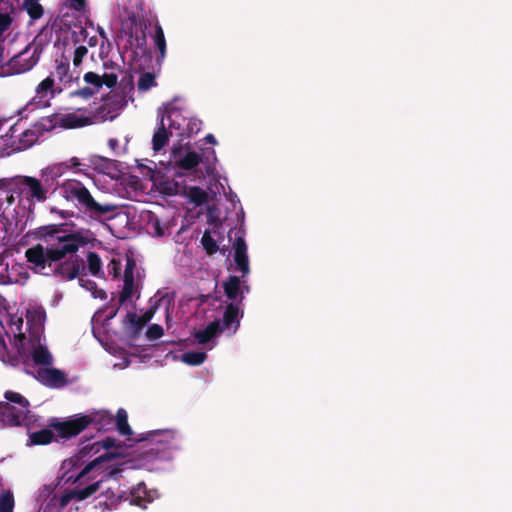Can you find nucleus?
Listing matches in <instances>:
<instances>
[{"label": "nucleus", "instance_id": "nucleus-1", "mask_svg": "<svg viewBox=\"0 0 512 512\" xmlns=\"http://www.w3.org/2000/svg\"><path fill=\"white\" fill-rule=\"evenodd\" d=\"M73 225L68 223L48 224L30 231L29 235L40 241H56L47 247L41 244L28 248L25 257L28 263L33 265L36 272L49 274L47 266L60 261L68 254L77 253L81 246L87 244V239L80 231L72 230Z\"/></svg>", "mask_w": 512, "mask_h": 512}, {"label": "nucleus", "instance_id": "nucleus-2", "mask_svg": "<svg viewBox=\"0 0 512 512\" xmlns=\"http://www.w3.org/2000/svg\"><path fill=\"white\" fill-rule=\"evenodd\" d=\"M60 194L68 202L93 220H102L114 213L117 206L110 202L97 201L88 188L79 180L66 179L60 184Z\"/></svg>", "mask_w": 512, "mask_h": 512}, {"label": "nucleus", "instance_id": "nucleus-3", "mask_svg": "<svg viewBox=\"0 0 512 512\" xmlns=\"http://www.w3.org/2000/svg\"><path fill=\"white\" fill-rule=\"evenodd\" d=\"M100 498L99 505H103L109 510L116 508L121 502H128L130 505L145 509L147 504L154 500L152 492L147 490L144 482L138 483L131 489L121 490L117 493L108 488L100 495Z\"/></svg>", "mask_w": 512, "mask_h": 512}, {"label": "nucleus", "instance_id": "nucleus-4", "mask_svg": "<svg viewBox=\"0 0 512 512\" xmlns=\"http://www.w3.org/2000/svg\"><path fill=\"white\" fill-rule=\"evenodd\" d=\"M42 48L39 45H27L24 50L11 57L6 63L1 64V74L4 77L14 76L30 71L40 59Z\"/></svg>", "mask_w": 512, "mask_h": 512}, {"label": "nucleus", "instance_id": "nucleus-5", "mask_svg": "<svg viewBox=\"0 0 512 512\" xmlns=\"http://www.w3.org/2000/svg\"><path fill=\"white\" fill-rule=\"evenodd\" d=\"M139 441H145L143 455L146 459H164L175 447L174 433L170 430L149 431Z\"/></svg>", "mask_w": 512, "mask_h": 512}, {"label": "nucleus", "instance_id": "nucleus-6", "mask_svg": "<svg viewBox=\"0 0 512 512\" xmlns=\"http://www.w3.org/2000/svg\"><path fill=\"white\" fill-rule=\"evenodd\" d=\"M84 261L76 253L68 254L66 258L53 262L51 266H47L46 269L53 272L54 275L60 277L63 280H73L78 277L81 268H83Z\"/></svg>", "mask_w": 512, "mask_h": 512}, {"label": "nucleus", "instance_id": "nucleus-7", "mask_svg": "<svg viewBox=\"0 0 512 512\" xmlns=\"http://www.w3.org/2000/svg\"><path fill=\"white\" fill-rule=\"evenodd\" d=\"M56 430L59 437L69 439L77 436L88 427V419L85 415H79L66 421H55L50 424Z\"/></svg>", "mask_w": 512, "mask_h": 512}, {"label": "nucleus", "instance_id": "nucleus-8", "mask_svg": "<svg viewBox=\"0 0 512 512\" xmlns=\"http://www.w3.org/2000/svg\"><path fill=\"white\" fill-rule=\"evenodd\" d=\"M29 408L15 407L9 402L0 401V423L20 426L26 420Z\"/></svg>", "mask_w": 512, "mask_h": 512}, {"label": "nucleus", "instance_id": "nucleus-9", "mask_svg": "<svg viewBox=\"0 0 512 512\" xmlns=\"http://www.w3.org/2000/svg\"><path fill=\"white\" fill-rule=\"evenodd\" d=\"M126 104L127 101L124 95L113 94L104 100L103 104L98 108V114L105 120H113Z\"/></svg>", "mask_w": 512, "mask_h": 512}, {"label": "nucleus", "instance_id": "nucleus-10", "mask_svg": "<svg viewBox=\"0 0 512 512\" xmlns=\"http://www.w3.org/2000/svg\"><path fill=\"white\" fill-rule=\"evenodd\" d=\"M38 378L46 385L59 388L68 384L66 374L57 368H40Z\"/></svg>", "mask_w": 512, "mask_h": 512}, {"label": "nucleus", "instance_id": "nucleus-11", "mask_svg": "<svg viewBox=\"0 0 512 512\" xmlns=\"http://www.w3.org/2000/svg\"><path fill=\"white\" fill-rule=\"evenodd\" d=\"M233 248L235 264L237 268L242 272V275L245 276L250 271L245 239L242 236H237L233 243Z\"/></svg>", "mask_w": 512, "mask_h": 512}, {"label": "nucleus", "instance_id": "nucleus-12", "mask_svg": "<svg viewBox=\"0 0 512 512\" xmlns=\"http://www.w3.org/2000/svg\"><path fill=\"white\" fill-rule=\"evenodd\" d=\"M21 184L27 189L28 198L37 202L46 201L48 192L39 179L32 176H24Z\"/></svg>", "mask_w": 512, "mask_h": 512}, {"label": "nucleus", "instance_id": "nucleus-13", "mask_svg": "<svg viewBox=\"0 0 512 512\" xmlns=\"http://www.w3.org/2000/svg\"><path fill=\"white\" fill-rule=\"evenodd\" d=\"M243 317V312L240 311L237 304L229 303L224 310L223 320L221 329L222 332L224 330H233V334H235L240 326V319Z\"/></svg>", "mask_w": 512, "mask_h": 512}, {"label": "nucleus", "instance_id": "nucleus-14", "mask_svg": "<svg viewBox=\"0 0 512 512\" xmlns=\"http://www.w3.org/2000/svg\"><path fill=\"white\" fill-rule=\"evenodd\" d=\"M174 147L175 148L172 151V155L175 159L177 167L183 170H192L201 162V157L198 153L189 151L181 157V144L175 145Z\"/></svg>", "mask_w": 512, "mask_h": 512}, {"label": "nucleus", "instance_id": "nucleus-15", "mask_svg": "<svg viewBox=\"0 0 512 512\" xmlns=\"http://www.w3.org/2000/svg\"><path fill=\"white\" fill-rule=\"evenodd\" d=\"M85 417L88 419V426L93 424L97 430L108 431L115 424L114 416L106 410L93 411L90 414H86Z\"/></svg>", "mask_w": 512, "mask_h": 512}, {"label": "nucleus", "instance_id": "nucleus-16", "mask_svg": "<svg viewBox=\"0 0 512 512\" xmlns=\"http://www.w3.org/2000/svg\"><path fill=\"white\" fill-rule=\"evenodd\" d=\"M56 63L57 65L55 70L49 76H52L54 79L57 78L59 84L65 87L68 84H71L74 80L78 79V76L74 77L70 72V64L68 58L65 57L60 61H56Z\"/></svg>", "mask_w": 512, "mask_h": 512}, {"label": "nucleus", "instance_id": "nucleus-17", "mask_svg": "<svg viewBox=\"0 0 512 512\" xmlns=\"http://www.w3.org/2000/svg\"><path fill=\"white\" fill-rule=\"evenodd\" d=\"M172 136V132L168 131L165 123V115L162 114L161 118L157 123V129L152 137V148L154 151L162 150L168 143L169 138Z\"/></svg>", "mask_w": 512, "mask_h": 512}, {"label": "nucleus", "instance_id": "nucleus-18", "mask_svg": "<svg viewBox=\"0 0 512 512\" xmlns=\"http://www.w3.org/2000/svg\"><path fill=\"white\" fill-rule=\"evenodd\" d=\"M101 482L102 481L100 480L84 488H75L68 495L62 497L61 504L66 505L71 498L76 499L78 501H83L89 498L99 490Z\"/></svg>", "mask_w": 512, "mask_h": 512}, {"label": "nucleus", "instance_id": "nucleus-19", "mask_svg": "<svg viewBox=\"0 0 512 512\" xmlns=\"http://www.w3.org/2000/svg\"><path fill=\"white\" fill-rule=\"evenodd\" d=\"M9 132L11 138L19 137V145L15 147L16 150H25L31 147L38 139L37 133L34 130L26 129L16 134L18 132L16 125L12 126Z\"/></svg>", "mask_w": 512, "mask_h": 512}, {"label": "nucleus", "instance_id": "nucleus-20", "mask_svg": "<svg viewBox=\"0 0 512 512\" xmlns=\"http://www.w3.org/2000/svg\"><path fill=\"white\" fill-rule=\"evenodd\" d=\"M222 332L221 324L219 320H214L210 322L205 329L197 330L194 333V338L199 344H207L213 338H215L218 334Z\"/></svg>", "mask_w": 512, "mask_h": 512}, {"label": "nucleus", "instance_id": "nucleus-21", "mask_svg": "<svg viewBox=\"0 0 512 512\" xmlns=\"http://www.w3.org/2000/svg\"><path fill=\"white\" fill-rule=\"evenodd\" d=\"M165 115V123L168 131L173 133V130H181L184 122V118L181 116L180 112L175 108H166L165 110H158V118H161V115Z\"/></svg>", "mask_w": 512, "mask_h": 512}, {"label": "nucleus", "instance_id": "nucleus-22", "mask_svg": "<svg viewBox=\"0 0 512 512\" xmlns=\"http://www.w3.org/2000/svg\"><path fill=\"white\" fill-rule=\"evenodd\" d=\"M55 79L52 76L46 77L42 80L36 87L35 92L36 95L40 98H47L48 96L54 97L56 93L62 92V87H58L57 89L54 87Z\"/></svg>", "mask_w": 512, "mask_h": 512}, {"label": "nucleus", "instance_id": "nucleus-23", "mask_svg": "<svg viewBox=\"0 0 512 512\" xmlns=\"http://www.w3.org/2000/svg\"><path fill=\"white\" fill-rule=\"evenodd\" d=\"M240 284V279L237 276H229L228 280L224 282V292L229 300L234 301L240 296V302L242 301L244 297L240 291Z\"/></svg>", "mask_w": 512, "mask_h": 512}, {"label": "nucleus", "instance_id": "nucleus-24", "mask_svg": "<svg viewBox=\"0 0 512 512\" xmlns=\"http://www.w3.org/2000/svg\"><path fill=\"white\" fill-rule=\"evenodd\" d=\"M31 356L35 365L38 366H50L53 362V357L48 348L40 344L33 349Z\"/></svg>", "mask_w": 512, "mask_h": 512}, {"label": "nucleus", "instance_id": "nucleus-25", "mask_svg": "<svg viewBox=\"0 0 512 512\" xmlns=\"http://www.w3.org/2000/svg\"><path fill=\"white\" fill-rule=\"evenodd\" d=\"M155 34L153 36L154 45L159 50V56L157 57V63L164 60L166 56V39L162 26L157 22L155 24Z\"/></svg>", "mask_w": 512, "mask_h": 512}, {"label": "nucleus", "instance_id": "nucleus-26", "mask_svg": "<svg viewBox=\"0 0 512 512\" xmlns=\"http://www.w3.org/2000/svg\"><path fill=\"white\" fill-rule=\"evenodd\" d=\"M115 424L118 432L123 436H130L132 434V429L128 424V415L125 409L119 408L116 414Z\"/></svg>", "mask_w": 512, "mask_h": 512}, {"label": "nucleus", "instance_id": "nucleus-27", "mask_svg": "<svg viewBox=\"0 0 512 512\" xmlns=\"http://www.w3.org/2000/svg\"><path fill=\"white\" fill-rule=\"evenodd\" d=\"M89 165L93 166L97 171L105 173L115 167V161L104 156L92 155L89 157Z\"/></svg>", "mask_w": 512, "mask_h": 512}, {"label": "nucleus", "instance_id": "nucleus-28", "mask_svg": "<svg viewBox=\"0 0 512 512\" xmlns=\"http://www.w3.org/2000/svg\"><path fill=\"white\" fill-rule=\"evenodd\" d=\"M29 439L33 445H47L54 439V433L52 430L45 428L31 433Z\"/></svg>", "mask_w": 512, "mask_h": 512}, {"label": "nucleus", "instance_id": "nucleus-29", "mask_svg": "<svg viewBox=\"0 0 512 512\" xmlns=\"http://www.w3.org/2000/svg\"><path fill=\"white\" fill-rule=\"evenodd\" d=\"M88 122L85 118L76 115L75 113L67 114L60 119V125L64 128H77L86 125Z\"/></svg>", "mask_w": 512, "mask_h": 512}, {"label": "nucleus", "instance_id": "nucleus-30", "mask_svg": "<svg viewBox=\"0 0 512 512\" xmlns=\"http://www.w3.org/2000/svg\"><path fill=\"white\" fill-rule=\"evenodd\" d=\"M206 358V353L201 351H188L182 355V361L191 366L201 365Z\"/></svg>", "mask_w": 512, "mask_h": 512}, {"label": "nucleus", "instance_id": "nucleus-31", "mask_svg": "<svg viewBox=\"0 0 512 512\" xmlns=\"http://www.w3.org/2000/svg\"><path fill=\"white\" fill-rule=\"evenodd\" d=\"M188 197L196 206H201L208 200V194L202 188L194 186L189 189Z\"/></svg>", "mask_w": 512, "mask_h": 512}, {"label": "nucleus", "instance_id": "nucleus-32", "mask_svg": "<svg viewBox=\"0 0 512 512\" xmlns=\"http://www.w3.org/2000/svg\"><path fill=\"white\" fill-rule=\"evenodd\" d=\"M87 263L88 270L93 276H99L101 274L102 262L99 255L96 252H88Z\"/></svg>", "mask_w": 512, "mask_h": 512}, {"label": "nucleus", "instance_id": "nucleus-33", "mask_svg": "<svg viewBox=\"0 0 512 512\" xmlns=\"http://www.w3.org/2000/svg\"><path fill=\"white\" fill-rule=\"evenodd\" d=\"M201 244L208 255H213L219 250L217 241L211 236V233L208 230L203 233Z\"/></svg>", "mask_w": 512, "mask_h": 512}, {"label": "nucleus", "instance_id": "nucleus-34", "mask_svg": "<svg viewBox=\"0 0 512 512\" xmlns=\"http://www.w3.org/2000/svg\"><path fill=\"white\" fill-rule=\"evenodd\" d=\"M134 278L129 276L123 279V288L119 294V305H123L133 294Z\"/></svg>", "mask_w": 512, "mask_h": 512}, {"label": "nucleus", "instance_id": "nucleus-35", "mask_svg": "<svg viewBox=\"0 0 512 512\" xmlns=\"http://www.w3.org/2000/svg\"><path fill=\"white\" fill-rule=\"evenodd\" d=\"M155 75L150 72H145L140 75L137 87L139 91H148L150 88L156 86Z\"/></svg>", "mask_w": 512, "mask_h": 512}, {"label": "nucleus", "instance_id": "nucleus-36", "mask_svg": "<svg viewBox=\"0 0 512 512\" xmlns=\"http://www.w3.org/2000/svg\"><path fill=\"white\" fill-rule=\"evenodd\" d=\"M42 182V185L44 188L49 192L50 190L55 191L57 188L60 189V185L57 182V178L48 174V170L44 169L41 172V179H39Z\"/></svg>", "mask_w": 512, "mask_h": 512}, {"label": "nucleus", "instance_id": "nucleus-37", "mask_svg": "<svg viewBox=\"0 0 512 512\" xmlns=\"http://www.w3.org/2000/svg\"><path fill=\"white\" fill-rule=\"evenodd\" d=\"M4 397L8 402L15 403L19 407L29 408L30 406L29 401L20 393L14 391H6Z\"/></svg>", "mask_w": 512, "mask_h": 512}, {"label": "nucleus", "instance_id": "nucleus-38", "mask_svg": "<svg viewBox=\"0 0 512 512\" xmlns=\"http://www.w3.org/2000/svg\"><path fill=\"white\" fill-rule=\"evenodd\" d=\"M14 496L10 491H6L0 496V512H13Z\"/></svg>", "mask_w": 512, "mask_h": 512}, {"label": "nucleus", "instance_id": "nucleus-39", "mask_svg": "<svg viewBox=\"0 0 512 512\" xmlns=\"http://www.w3.org/2000/svg\"><path fill=\"white\" fill-rule=\"evenodd\" d=\"M26 9L31 19L36 20L43 15V7L37 1L29 0Z\"/></svg>", "mask_w": 512, "mask_h": 512}, {"label": "nucleus", "instance_id": "nucleus-40", "mask_svg": "<svg viewBox=\"0 0 512 512\" xmlns=\"http://www.w3.org/2000/svg\"><path fill=\"white\" fill-rule=\"evenodd\" d=\"M48 170V174L56 177L57 179L61 177L63 174H65L68 171V166L65 162L56 163L53 165H50L46 168Z\"/></svg>", "mask_w": 512, "mask_h": 512}, {"label": "nucleus", "instance_id": "nucleus-41", "mask_svg": "<svg viewBox=\"0 0 512 512\" xmlns=\"http://www.w3.org/2000/svg\"><path fill=\"white\" fill-rule=\"evenodd\" d=\"M84 81L93 86V89L97 92L101 88V75L95 72H87L84 74Z\"/></svg>", "mask_w": 512, "mask_h": 512}, {"label": "nucleus", "instance_id": "nucleus-42", "mask_svg": "<svg viewBox=\"0 0 512 512\" xmlns=\"http://www.w3.org/2000/svg\"><path fill=\"white\" fill-rule=\"evenodd\" d=\"M118 82V73L114 71H110L104 73L101 76V86L106 85L108 88H113L116 86Z\"/></svg>", "mask_w": 512, "mask_h": 512}, {"label": "nucleus", "instance_id": "nucleus-43", "mask_svg": "<svg viewBox=\"0 0 512 512\" xmlns=\"http://www.w3.org/2000/svg\"><path fill=\"white\" fill-rule=\"evenodd\" d=\"M87 53H88L87 47H85L83 45H79L78 47H76V49L74 50V54H73L74 67L77 68L82 64L83 58L87 55Z\"/></svg>", "mask_w": 512, "mask_h": 512}, {"label": "nucleus", "instance_id": "nucleus-44", "mask_svg": "<svg viewBox=\"0 0 512 512\" xmlns=\"http://www.w3.org/2000/svg\"><path fill=\"white\" fill-rule=\"evenodd\" d=\"M68 166V170L77 168V172L82 173L85 169L89 168V164H85L79 160L77 157H72L69 160L65 161Z\"/></svg>", "mask_w": 512, "mask_h": 512}, {"label": "nucleus", "instance_id": "nucleus-45", "mask_svg": "<svg viewBox=\"0 0 512 512\" xmlns=\"http://www.w3.org/2000/svg\"><path fill=\"white\" fill-rule=\"evenodd\" d=\"M163 328L158 324H152L148 327L146 336L150 340H156L163 336Z\"/></svg>", "mask_w": 512, "mask_h": 512}, {"label": "nucleus", "instance_id": "nucleus-46", "mask_svg": "<svg viewBox=\"0 0 512 512\" xmlns=\"http://www.w3.org/2000/svg\"><path fill=\"white\" fill-rule=\"evenodd\" d=\"M131 45L135 46L137 49H144L146 46V35L144 31H141L140 34L130 35Z\"/></svg>", "mask_w": 512, "mask_h": 512}, {"label": "nucleus", "instance_id": "nucleus-47", "mask_svg": "<svg viewBox=\"0 0 512 512\" xmlns=\"http://www.w3.org/2000/svg\"><path fill=\"white\" fill-rule=\"evenodd\" d=\"M97 91L94 90L92 87H83L81 89H78L72 93L74 96H78L84 99L91 98Z\"/></svg>", "mask_w": 512, "mask_h": 512}, {"label": "nucleus", "instance_id": "nucleus-48", "mask_svg": "<svg viewBox=\"0 0 512 512\" xmlns=\"http://www.w3.org/2000/svg\"><path fill=\"white\" fill-rule=\"evenodd\" d=\"M12 22L11 17L6 13H0V37L10 27Z\"/></svg>", "mask_w": 512, "mask_h": 512}, {"label": "nucleus", "instance_id": "nucleus-49", "mask_svg": "<svg viewBox=\"0 0 512 512\" xmlns=\"http://www.w3.org/2000/svg\"><path fill=\"white\" fill-rule=\"evenodd\" d=\"M98 445H99L98 442H94L93 444L82 443V446L79 450L80 457H85V456L89 455L94 450V448Z\"/></svg>", "mask_w": 512, "mask_h": 512}, {"label": "nucleus", "instance_id": "nucleus-50", "mask_svg": "<svg viewBox=\"0 0 512 512\" xmlns=\"http://www.w3.org/2000/svg\"><path fill=\"white\" fill-rule=\"evenodd\" d=\"M69 6L71 9L83 12L86 9V0H69Z\"/></svg>", "mask_w": 512, "mask_h": 512}, {"label": "nucleus", "instance_id": "nucleus-51", "mask_svg": "<svg viewBox=\"0 0 512 512\" xmlns=\"http://www.w3.org/2000/svg\"><path fill=\"white\" fill-rule=\"evenodd\" d=\"M79 283L82 287L86 288L87 290L94 291L97 288L96 282L85 279L83 276L79 277Z\"/></svg>", "mask_w": 512, "mask_h": 512}, {"label": "nucleus", "instance_id": "nucleus-52", "mask_svg": "<svg viewBox=\"0 0 512 512\" xmlns=\"http://www.w3.org/2000/svg\"><path fill=\"white\" fill-rule=\"evenodd\" d=\"M73 42L76 44L80 42L81 38L85 39L87 37V30L83 27H80L79 32H73L72 33Z\"/></svg>", "mask_w": 512, "mask_h": 512}, {"label": "nucleus", "instance_id": "nucleus-53", "mask_svg": "<svg viewBox=\"0 0 512 512\" xmlns=\"http://www.w3.org/2000/svg\"><path fill=\"white\" fill-rule=\"evenodd\" d=\"M134 268L135 262L133 260H128L124 271V277L129 276L130 278H134Z\"/></svg>", "mask_w": 512, "mask_h": 512}, {"label": "nucleus", "instance_id": "nucleus-54", "mask_svg": "<svg viewBox=\"0 0 512 512\" xmlns=\"http://www.w3.org/2000/svg\"><path fill=\"white\" fill-rule=\"evenodd\" d=\"M115 442H116V440L114 438L106 437L105 439H103L101 441V444H102V447H104L106 449H110V448H113L116 446Z\"/></svg>", "mask_w": 512, "mask_h": 512}, {"label": "nucleus", "instance_id": "nucleus-55", "mask_svg": "<svg viewBox=\"0 0 512 512\" xmlns=\"http://www.w3.org/2000/svg\"><path fill=\"white\" fill-rule=\"evenodd\" d=\"M103 66H104L105 69H110L111 71H114V72H120L121 71V67L118 64H116V63H114L112 61H105L103 63Z\"/></svg>", "mask_w": 512, "mask_h": 512}, {"label": "nucleus", "instance_id": "nucleus-56", "mask_svg": "<svg viewBox=\"0 0 512 512\" xmlns=\"http://www.w3.org/2000/svg\"><path fill=\"white\" fill-rule=\"evenodd\" d=\"M108 146L112 151H115L119 146V142L116 138H110L108 140Z\"/></svg>", "mask_w": 512, "mask_h": 512}, {"label": "nucleus", "instance_id": "nucleus-57", "mask_svg": "<svg viewBox=\"0 0 512 512\" xmlns=\"http://www.w3.org/2000/svg\"><path fill=\"white\" fill-rule=\"evenodd\" d=\"M93 295L95 298H100V299H106L107 295H106V292L104 290H98L96 288V290L93 291Z\"/></svg>", "mask_w": 512, "mask_h": 512}, {"label": "nucleus", "instance_id": "nucleus-58", "mask_svg": "<svg viewBox=\"0 0 512 512\" xmlns=\"http://www.w3.org/2000/svg\"><path fill=\"white\" fill-rule=\"evenodd\" d=\"M205 141H206L207 143H209V144H213V145L217 144V140H216V138L214 137V135H212V134H207V135L205 136Z\"/></svg>", "mask_w": 512, "mask_h": 512}, {"label": "nucleus", "instance_id": "nucleus-59", "mask_svg": "<svg viewBox=\"0 0 512 512\" xmlns=\"http://www.w3.org/2000/svg\"><path fill=\"white\" fill-rule=\"evenodd\" d=\"M121 306H122V305H119V304H118V306H117L116 308H113V309L109 312V314L107 315V318H108V319H112V318H114V317L116 316V314L118 313V311H119V309H120V307H121Z\"/></svg>", "mask_w": 512, "mask_h": 512}, {"label": "nucleus", "instance_id": "nucleus-60", "mask_svg": "<svg viewBox=\"0 0 512 512\" xmlns=\"http://www.w3.org/2000/svg\"><path fill=\"white\" fill-rule=\"evenodd\" d=\"M154 228H155L156 233H157L158 236H162L163 235V231H162V229L160 227V223H159L158 220L155 222Z\"/></svg>", "mask_w": 512, "mask_h": 512}, {"label": "nucleus", "instance_id": "nucleus-61", "mask_svg": "<svg viewBox=\"0 0 512 512\" xmlns=\"http://www.w3.org/2000/svg\"><path fill=\"white\" fill-rule=\"evenodd\" d=\"M91 468H92V464L87 465V466H86V467H85V468L80 472V474L78 475V478H80V477L84 476L85 474H87V473L90 471V469H91Z\"/></svg>", "mask_w": 512, "mask_h": 512}, {"label": "nucleus", "instance_id": "nucleus-62", "mask_svg": "<svg viewBox=\"0 0 512 512\" xmlns=\"http://www.w3.org/2000/svg\"><path fill=\"white\" fill-rule=\"evenodd\" d=\"M127 318L129 320V322L135 323L136 319H137V315L135 313H128Z\"/></svg>", "mask_w": 512, "mask_h": 512}, {"label": "nucleus", "instance_id": "nucleus-63", "mask_svg": "<svg viewBox=\"0 0 512 512\" xmlns=\"http://www.w3.org/2000/svg\"><path fill=\"white\" fill-rule=\"evenodd\" d=\"M59 215L62 217V218H67L69 217L70 215H72V213H69L68 211H64V210H61L58 212Z\"/></svg>", "mask_w": 512, "mask_h": 512}, {"label": "nucleus", "instance_id": "nucleus-64", "mask_svg": "<svg viewBox=\"0 0 512 512\" xmlns=\"http://www.w3.org/2000/svg\"><path fill=\"white\" fill-rule=\"evenodd\" d=\"M151 317H152V312H146L144 315L143 322L149 321L151 319Z\"/></svg>", "mask_w": 512, "mask_h": 512}]
</instances>
